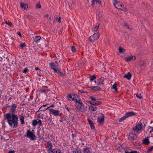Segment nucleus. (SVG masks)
I'll list each match as a JSON object with an SVG mask.
<instances>
[{
  "label": "nucleus",
  "instance_id": "412c9836",
  "mask_svg": "<svg viewBox=\"0 0 153 153\" xmlns=\"http://www.w3.org/2000/svg\"><path fill=\"white\" fill-rule=\"evenodd\" d=\"M131 74L130 72H128L127 74H125L124 77L129 80L131 79Z\"/></svg>",
  "mask_w": 153,
  "mask_h": 153
},
{
  "label": "nucleus",
  "instance_id": "2eb2a0df",
  "mask_svg": "<svg viewBox=\"0 0 153 153\" xmlns=\"http://www.w3.org/2000/svg\"><path fill=\"white\" fill-rule=\"evenodd\" d=\"M47 144H48V153H50V151L51 150L52 147V143L50 141H48L47 142Z\"/></svg>",
  "mask_w": 153,
  "mask_h": 153
},
{
  "label": "nucleus",
  "instance_id": "774afa93",
  "mask_svg": "<svg viewBox=\"0 0 153 153\" xmlns=\"http://www.w3.org/2000/svg\"><path fill=\"white\" fill-rule=\"evenodd\" d=\"M76 100H77L76 99V97H74V98L72 99V100H75V102Z\"/></svg>",
  "mask_w": 153,
  "mask_h": 153
},
{
  "label": "nucleus",
  "instance_id": "052dcab7",
  "mask_svg": "<svg viewBox=\"0 0 153 153\" xmlns=\"http://www.w3.org/2000/svg\"><path fill=\"white\" fill-rule=\"evenodd\" d=\"M61 17H59V18L58 19L57 21L59 23L61 22Z\"/></svg>",
  "mask_w": 153,
  "mask_h": 153
},
{
  "label": "nucleus",
  "instance_id": "0eeeda50",
  "mask_svg": "<svg viewBox=\"0 0 153 153\" xmlns=\"http://www.w3.org/2000/svg\"><path fill=\"white\" fill-rule=\"evenodd\" d=\"M49 111L52 113L53 115L55 116H60L62 114V113H60V111L59 110L50 108L49 109Z\"/></svg>",
  "mask_w": 153,
  "mask_h": 153
},
{
  "label": "nucleus",
  "instance_id": "9d476101",
  "mask_svg": "<svg viewBox=\"0 0 153 153\" xmlns=\"http://www.w3.org/2000/svg\"><path fill=\"white\" fill-rule=\"evenodd\" d=\"M87 120L90 125L91 129H94L95 126L93 121L90 118H88Z\"/></svg>",
  "mask_w": 153,
  "mask_h": 153
},
{
  "label": "nucleus",
  "instance_id": "864d4df0",
  "mask_svg": "<svg viewBox=\"0 0 153 153\" xmlns=\"http://www.w3.org/2000/svg\"><path fill=\"white\" fill-rule=\"evenodd\" d=\"M120 10H123L124 11L126 12L127 11V9L126 7H123V8H122V9H121Z\"/></svg>",
  "mask_w": 153,
  "mask_h": 153
},
{
  "label": "nucleus",
  "instance_id": "9b49d317",
  "mask_svg": "<svg viewBox=\"0 0 153 153\" xmlns=\"http://www.w3.org/2000/svg\"><path fill=\"white\" fill-rule=\"evenodd\" d=\"M76 107L79 108V110L82 112H84L86 109V107H84L83 104L79 105V106H77Z\"/></svg>",
  "mask_w": 153,
  "mask_h": 153
},
{
  "label": "nucleus",
  "instance_id": "de8ad7c7",
  "mask_svg": "<svg viewBox=\"0 0 153 153\" xmlns=\"http://www.w3.org/2000/svg\"><path fill=\"white\" fill-rule=\"evenodd\" d=\"M64 108L65 109L67 110L69 112V111L70 110V109L69 108L67 105H65L64 107Z\"/></svg>",
  "mask_w": 153,
  "mask_h": 153
},
{
  "label": "nucleus",
  "instance_id": "7ed1b4c3",
  "mask_svg": "<svg viewBox=\"0 0 153 153\" xmlns=\"http://www.w3.org/2000/svg\"><path fill=\"white\" fill-rule=\"evenodd\" d=\"M6 108H9L10 107V111L12 114H14L16 112V109L17 107V105L16 104L13 103L10 105L9 104H7L5 105Z\"/></svg>",
  "mask_w": 153,
  "mask_h": 153
},
{
  "label": "nucleus",
  "instance_id": "20e7f679",
  "mask_svg": "<svg viewBox=\"0 0 153 153\" xmlns=\"http://www.w3.org/2000/svg\"><path fill=\"white\" fill-rule=\"evenodd\" d=\"M100 34L99 33H95L89 37V41L91 42H92L95 40H97L100 37Z\"/></svg>",
  "mask_w": 153,
  "mask_h": 153
},
{
  "label": "nucleus",
  "instance_id": "6e6d98bb",
  "mask_svg": "<svg viewBox=\"0 0 153 153\" xmlns=\"http://www.w3.org/2000/svg\"><path fill=\"white\" fill-rule=\"evenodd\" d=\"M76 134H72V139H74V138H75V137H76Z\"/></svg>",
  "mask_w": 153,
  "mask_h": 153
},
{
  "label": "nucleus",
  "instance_id": "6ab92c4d",
  "mask_svg": "<svg viewBox=\"0 0 153 153\" xmlns=\"http://www.w3.org/2000/svg\"><path fill=\"white\" fill-rule=\"evenodd\" d=\"M90 90L93 91H100L101 88L98 86H93L91 87Z\"/></svg>",
  "mask_w": 153,
  "mask_h": 153
},
{
  "label": "nucleus",
  "instance_id": "393cba45",
  "mask_svg": "<svg viewBox=\"0 0 153 153\" xmlns=\"http://www.w3.org/2000/svg\"><path fill=\"white\" fill-rule=\"evenodd\" d=\"M41 39V37L40 36H36L34 38V41L36 42H37L39 41Z\"/></svg>",
  "mask_w": 153,
  "mask_h": 153
},
{
  "label": "nucleus",
  "instance_id": "4d7b16f0",
  "mask_svg": "<svg viewBox=\"0 0 153 153\" xmlns=\"http://www.w3.org/2000/svg\"><path fill=\"white\" fill-rule=\"evenodd\" d=\"M28 71V69L27 68H26L24 70L23 73L25 74H26Z\"/></svg>",
  "mask_w": 153,
  "mask_h": 153
},
{
  "label": "nucleus",
  "instance_id": "680f3d73",
  "mask_svg": "<svg viewBox=\"0 0 153 153\" xmlns=\"http://www.w3.org/2000/svg\"><path fill=\"white\" fill-rule=\"evenodd\" d=\"M17 34L19 35L20 37H22V36L21 34V33L20 32H19L17 33Z\"/></svg>",
  "mask_w": 153,
  "mask_h": 153
},
{
  "label": "nucleus",
  "instance_id": "49530a36",
  "mask_svg": "<svg viewBox=\"0 0 153 153\" xmlns=\"http://www.w3.org/2000/svg\"><path fill=\"white\" fill-rule=\"evenodd\" d=\"M136 96L138 98L140 99H141L142 97L141 94H137L136 95Z\"/></svg>",
  "mask_w": 153,
  "mask_h": 153
},
{
  "label": "nucleus",
  "instance_id": "bb28decb",
  "mask_svg": "<svg viewBox=\"0 0 153 153\" xmlns=\"http://www.w3.org/2000/svg\"><path fill=\"white\" fill-rule=\"evenodd\" d=\"M20 120L21 122V123L22 124H23L25 123V119L24 117L22 116H19Z\"/></svg>",
  "mask_w": 153,
  "mask_h": 153
},
{
  "label": "nucleus",
  "instance_id": "c756f323",
  "mask_svg": "<svg viewBox=\"0 0 153 153\" xmlns=\"http://www.w3.org/2000/svg\"><path fill=\"white\" fill-rule=\"evenodd\" d=\"M37 124V121L36 119L33 120L32 121V124L33 126H36Z\"/></svg>",
  "mask_w": 153,
  "mask_h": 153
},
{
  "label": "nucleus",
  "instance_id": "a18cd8bd",
  "mask_svg": "<svg viewBox=\"0 0 153 153\" xmlns=\"http://www.w3.org/2000/svg\"><path fill=\"white\" fill-rule=\"evenodd\" d=\"M153 149V146H151L148 150L147 152L149 153L152 151Z\"/></svg>",
  "mask_w": 153,
  "mask_h": 153
},
{
  "label": "nucleus",
  "instance_id": "603ef678",
  "mask_svg": "<svg viewBox=\"0 0 153 153\" xmlns=\"http://www.w3.org/2000/svg\"><path fill=\"white\" fill-rule=\"evenodd\" d=\"M37 124H38L40 126L41 124H42V121L40 120H39L38 121H37Z\"/></svg>",
  "mask_w": 153,
  "mask_h": 153
},
{
  "label": "nucleus",
  "instance_id": "f257e3e1",
  "mask_svg": "<svg viewBox=\"0 0 153 153\" xmlns=\"http://www.w3.org/2000/svg\"><path fill=\"white\" fill-rule=\"evenodd\" d=\"M5 117L7 119V122L9 126L13 128H16L18 126V117L14 114L11 115L9 113L5 115Z\"/></svg>",
  "mask_w": 153,
  "mask_h": 153
},
{
  "label": "nucleus",
  "instance_id": "69168bd1",
  "mask_svg": "<svg viewBox=\"0 0 153 153\" xmlns=\"http://www.w3.org/2000/svg\"><path fill=\"white\" fill-rule=\"evenodd\" d=\"M67 118L65 117H63V120L64 121H66V120Z\"/></svg>",
  "mask_w": 153,
  "mask_h": 153
},
{
  "label": "nucleus",
  "instance_id": "f03ea898",
  "mask_svg": "<svg viewBox=\"0 0 153 153\" xmlns=\"http://www.w3.org/2000/svg\"><path fill=\"white\" fill-rule=\"evenodd\" d=\"M144 121H145L143 119L140 120L139 123L137 124L135 127L133 128V131L136 132H138L139 131L142 130L146 125Z\"/></svg>",
  "mask_w": 153,
  "mask_h": 153
},
{
  "label": "nucleus",
  "instance_id": "bf43d9fd",
  "mask_svg": "<svg viewBox=\"0 0 153 153\" xmlns=\"http://www.w3.org/2000/svg\"><path fill=\"white\" fill-rule=\"evenodd\" d=\"M45 119L47 121H48L50 120H51V119L50 118H45Z\"/></svg>",
  "mask_w": 153,
  "mask_h": 153
},
{
  "label": "nucleus",
  "instance_id": "0e129e2a",
  "mask_svg": "<svg viewBox=\"0 0 153 153\" xmlns=\"http://www.w3.org/2000/svg\"><path fill=\"white\" fill-rule=\"evenodd\" d=\"M90 103L91 104V105H97L96 102H94L93 103H91L90 102Z\"/></svg>",
  "mask_w": 153,
  "mask_h": 153
},
{
  "label": "nucleus",
  "instance_id": "5fc2aeb1",
  "mask_svg": "<svg viewBox=\"0 0 153 153\" xmlns=\"http://www.w3.org/2000/svg\"><path fill=\"white\" fill-rule=\"evenodd\" d=\"M5 23L6 24L8 25L9 26H10L12 25L11 23L10 22H8L7 21H6L5 22Z\"/></svg>",
  "mask_w": 153,
  "mask_h": 153
},
{
  "label": "nucleus",
  "instance_id": "c03bdc74",
  "mask_svg": "<svg viewBox=\"0 0 153 153\" xmlns=\"http://www.w3.org/2000/svg\"><path fill=\"white\" fill-rule=\"evenodd\" d=\"M95 102H96L97 105H100L102 103V102L101 101H97L96 100V101Z\"/></svg>",
  "mask_w": 153,
  "mask_h": 153
},
{
  "label": "nucleus",
  "instance_id": "f704fd0d",
  "mask_svg": "<svg viewBox=\"0 0 153 153\" xmlns=\"http://www.w3.org/2000/svg\"><path fill=\"white\" fill-rule=\"evenodd\" d=\"M73 94H68V100H70L69 99H71L72 98V95H73Z\"/></svg>",
  "mask_w": 153,
  "mask_h": 153
},
{
  "label": "nucleus",
  "instance_id": "f8f14e48",
  "mask_svg": "<svg viewBox=\"0 0 153 153\" xmlns=\"http://www.w3.org/2000/svg\"><path fill=\"white\" fill-rule=\"evenodd\" d=\"M82 153H91L90 150V148L87 146L83 148V152Z\"/></svg>",
  "mask_w": 153,
  "mask_h": 153
},
{
  "label": "nucleus",
  "instance_id": "58836bf2",
  "mask_svg": "<svg viewBox=\"0 0 153 153\" xmlns=\"http://www.w3.org/2000/svg\"><path fill=\"white\" fill-rule=\"evenodd\" d=\"M26 45L25 43H21L20 45V46L22 48H23Z\"/></svg>",
  "mask_w": 153,
  "mask_h": 153
},
{
  "label": "nucleus",
  "instance_id": "1a4fd4ad",
  "mask_svg": "<svg viewBox=\"0 0 153 153\" xmlns=\"http://www.w3.org/2000/svg\"><path fill=\"white\" fill-rule=\"evenodd\" d=\"M135 113L133 111L128 112L126 113V114H125V115L126 118H128V117L135 115Z\"/></svg>",
  "mask_w": 153,
  "mask_h": 153
},
{
  "label": "nucleus",
  "instance_id": "a19ab883",
  "mask_svg": "<svg viewBox=\"0 0 153 153\" xmlns=\"http://www.w3.org/2000/svg\"><path fill=\"white\" fill-rule=\"evenodd\" d=\"M96 78V76H91L90 77V80L91 81H92Z\"/></svg>",
  "mask_w": 153,
  "mask_h": 153
},
{
  "label": "nucleus",
  "instance_id": "dca6fc26",
  "mask_svg": "<svg viewBox=\"0 0 153 153\" xmlns=\"http://www.w3.org/2000/svg\"><path fill=\"white\" fill-rule=\"evenodd\" d=\"M134 57V60L136 59V57L135 56H130L127 57L125 59V61L126 62L130 61L133 59Z\"/></svg>",
  "mask_w": 153,
  "mask_h": 153
},
{
  "label": "nucleus",
  "instance_id": "39448f33",
  "mask_svg": "<svg viewBox=\"0 0 153 153\" xmlns=\"http://www.w3.org/2000/svg\"><path fill=\"white\" fill-rule=\"evenodd\" d=\"M27 137H29L30 140H35L36 139V136L35 134L29 130H27Z\"/></svg>",
  "mask_w": 153,
  "mask_h": 153
},
{
  "label": "nucleus",
  "instance_id": "2f4dec72",
  "mask_svg": "<svg viewBox=\"0 0 153 153\" xmlns=\"http://www.w3.org/2000/svg\"><path fill=\"white\" fill-rule=\"evenodd\" d=\"M119 52L120 53H123L125 52V50H124L122 48L120 47L119 48Z\"/></svg>",
  "mask_w": 153,
  "mask_h": 153
},
{
  "label": "nucleus",
  "instance_id": "a878e982",
  "mask_svg": "<svg viewBox=\"0 0 153 153\" xmlns=\"http://www.w3.org/2000/svg\"><path fill=\"white\" fill-rule=\"evenodd\" d=\"M89 109L90 111H95L97 110V108L96 107H94L92 105H90L89 107Z\"/></svg>",
  "mask_w": 153,
  "mask_h": 153
},
{
  "label": "nucleus",
  "instance_id": "aec40b11",
  "mask_svg": "<svg viewBox=\"0 0 153 153\" xmlns=\"http://www.w3.org/2000/svg\"><path fill=\"white\" fill-rule=\"evenodd\" d=\"M99 24H97L94 26L92 29V31L94 32H97L99 27Z\"/></svg>",
  "mask_w": 153,
  "mask_h": 153
},
{
  "label": "nucleus",
  "instance_id": "cd10ccee",
  "mask_svg": "<svg viewBox=\"0 0 153 153\" xmlns=\"http://www.w3.org/2000/svg\"><path fill=\"white\" fill-rule=\"evenodd\" d=\"M143 143L146 145H148L149 143V141L148 138H146L143 140Z\"/></svg>",
  "mask_w": 153,
  "mask_h": 153
},
{
  "label": "nucleus",
  "instance_id": "ea45409f",
  "mask_svg": "<svg viewBox=\"0 0 153 153\" xmlns=\"http://www.w3.org/2000/svg\"><path fill=\"white\" fill-rule=\"evenodd\" d=\"M50 152H52L53 153H57L58 152V150L55 149L53 150L52 149Z\"/></svg>",
  "mask_w": 153,
  "mask_h": 153
},
{
  "label": "nucleus",
  "instance_id": "a211bd4d",
  "mask_svg": "<svg viewBox=\"0 0 153 153\" xmlns=\"http://www.w3.org/2000/svg\"><path fill=\"white\" fill-rule=\"evenodd\" d=\"M105 79L103 77H101L99 79V82L97 83V84L98 85H101L102 84H104L103 82L104 81Z\"/></svg>",
  "mask_w": 153,
  "mask_h": 153
},
{
  "label": "nucleus",
  "instance_id": "72a5a7b5",
  "mask_svg": "<svg viewBox=\"0 0 153 153\" xmlns=\"http://www.w3.org/2000/svg\"><path fill=\"white\" fill-rule=\"evenodd\" d=\"M39 91L41 92L42 93H46V92L48 91V90H45L43 89H40L39 90Z\"/></svg>",
  "mask_w": 153,
  "mask_h": 153
},
{
  "label": "nucleus",
  "instance_id": "5701e85b",
  "mask_svg": "<svg viewBox=\"0 0 153 153\" xmlns=\"http://www.w3.org/2000/svg\"><path fill=\"white\" fill-rule=\"evenodd\" d=\"M73 153H82L81 150L78 148L74 149L73 151Z\"/></svg>",
  "mask_w": 153,
  "mask_h": 153
},
{
  "label": "nucleus",
  "instance_id": "473e14b6",
  "mask_svg": "<svg viewBox=\"0 0 153 153\" xmlns=\"http://www.w3.org/2000/svg\"><path fill=\"white\" fill-rule=\"evenodd\" d=\"M76 103H78L79 105L83 104L81 100L79 99L78 100H76Z\"/></svg>",
  "mask_w": 153,
  "mask_h": 153
},
{
  "label": "nucleus",
  "instance_id": "6e6552de",
  "mask_svg": "<svg viewBox=\"0 0 153 153\" xmlns=\"http://www.w3.org/2000/svg\"><path fill=\"white\" fill-rule=\"evenodd\" d=\"M100 114L101 115V116L98 118L97 122L99 124L102 125L103 124L104 122L105 117L103 114L101 113Z\"/></svg>",
  "mask_w": 153,
  "mask_h": 153
},
{
  "label": "nucleus",
  "instance_id": "13d9d810",
  "mask_svg": "<svg viewBox=\"0 0 153 153\" xmlns=\"http://www.w3.org/2000/svg\"><path fill=\"white\" fill-rule=\"evenodd\" d=\"M124 26H126V27L127 28V29H131L129 28V25H128L127 24H125V25H124Z\"/></svg>",
  "mask_w": 153,
  "mask_h": 153
},
{
  "label": "nucleus",
  "instance_id": "4468645a",
  "mask_svg": "<svg viewBox=\"0 0 153 153\" xmlns=\"http://www.w3.org/2000/svg\"><path fill=\"white\" fill-rule=\"evenodd\" d=\"M111 89L114 90V93H118V91H117L118 88L117 86V84L116 82L114 83L112 85Z\"/></svg>",
  "mask_w": 153,
  "mask_h": 153
},
{
  "label": "nucleus",
  "instance_id": "4c0bfd02",
  "mask_svg": "<svg viewBox=\"0 0 153 153\" xmlns=\"http://www.w3.org/2000/svg\"><path fill=\"white\" fill-rule=\"evenodd\" d=\"M113 4L115 7L116 6V5L117 4L118 2L116 0H113Z\"/></svg>",
  "mask_w": 153,
  "mask_h": 153
},
{
  "label": "nucleus",
  "instance_id": "c85d7f7f",
  "mask_svg": "<svg viewBox=\"0 0 153 153\" xmlns=\"http://www.w3.org/2000/svg\"><path fill=\"white\" fill-rule=\"evenodd\" d=\"M50 107H48L47 108H45L41 106L39 109V110L37 111H44L46 110L47 109L49 108Z\"/></svg>",
  "mask_w": 153,
  "mask_h": 153
},
{
  "label": "nucleus",
  "instance_id": "b1692460",
  "mask_svg": "<svg viewBox=\"0 0 153 153\" xmlns=\"http://www.w3.org/2000/svg\"><path fill=\"white\" fill-rule=\"evenodd\" d=\"M49 65L50 66L51 68L53 71L54 69H56L58 68L55 65L54 63L53 62L50 63Z\"/></svg>",
  "mask_w": 153,
  "mask_h": 153
},
{
  "label": "nucleus",
  "instance_id": "8fccbe9b",
  "mask_svg": "<svg viewBox=\"0 0 153 153\" xmlns=\"http://www.w3.org/2000/svg\"><path fill=\"white\" fill-rule=\"evenodd\" d=\"M95 2V1L94 0H93L92 1H91V6L93 7H94V6L95 5V4H94V2Z\"/></svg>",
  "mask_w": 153,
  "mask_h": 153
},
{
  "label": "nucleus",
  "instance_id": "423d86ee",
  "mask_svg": "<svg viewBox=\"0 0 153 153\" xmlns=\"http://www.w3.org/2000/svg\"><path fill=\"white\" fill-rule=\"evenodd\" d=\"M137 138L136 134L133 132L129 134L128 139L131 141L133 140H136Z\"/></svg>",
  "mask_w": 153,
  "mask_h": 153
},
{
  "label": "nucleus",
  "instance_id": "e2e57ef3",
  "mask_svg": "<svg viewBox=\"0 0 153 153\" xmlns=\"http://www.w3.org/2000/svg\"><path fill=\"white\" fill-rule=\"evenodd\" d=\"M15 152V151L14 150L13 151H10L8 152L7 153H14Z\"/></svg>",
  "mask_w": 153,
  "mask_h": 153
},
{
  "label": "nucleus",
  "instance_id": "37998d69",
  "mask_svg": "<svg viewBox=\"0 0 153 153\" xmlns=\"http://www.w3.org/2000/svg\"><path fill=\"white\" fill-rule=\"evenodd\" d=\"M38 117L40 118L43 119V115L42 114L40 113L38 114Z\"/></svg>",
  "mask_w": 153,
  "mask_h": 153
},
{
  "label": "nucleus",
  "instance_id": "f3484780",
  "mask_svg": "<svg viewBox=\"0 0 153 153\" xmlns=\"http://www.w3.org/2000/svg\"><path fill=\"white\" fill-rule=\"evenodd\" d=\"M20 6L21 8H24L25 10H27L28 8V4L22 2L20 3Z\"/></svg>",
  "mask_w": 153,
  "mask_h": 153
},
{
  "label": "nucleus",
  "instance_id": "c9c22d12",
  "mask_svg": "<svg viewBox=\"0 0 153 153\" xmlns=\"http://www.w3.org/2000/svg\"><path fill=\"white\" fill-rule=\"evenodd\" d=\"M137 151H131L130 152H128L126 151H125V153H137Z\"/></svg>",
  "mask_w": 153,
  "mask_h": 153
},
{
  "label": "nucleus",
  "instance_id": "e433bc0d",
  "mask_svg": "<svg viewBox=\"0 0 153 153\" xmlns=\"http://www.w3.org/2000/svg\"><path fill=\"white\" fill-rule=\"evenodd\" d=\"M87 93L86 91H85L82 90H79L78 91V93L79 94H81L82 93Z\"/></svg>",
  "mask_w": 153,
  "mask_h": 153
},
{
  "label": "nucleus",
  "instance_id": "79ce46f5",
  "mask_svg": "<svg viewBox=\"0 0 153 153\" xmlns=\"http://www.w3.org/2000/svg\"><path fill=\"white\" fill-rule=\"evenodd\" d=\"M71 50L73 52H75L76 51V48L75 47L73 46L71 47Z\"/></svg>",
  "mask_w": 153,
  "mask_h": 153
},
{
  "label": "nucleus",
  "instance_id": "09e8293b",
  "mask_svg": "<svg viewBox=\"0 0 153 153\" xmlns=\"http://www.w3.org/2000/svg\"><path fill=\"white\" fill-rule=\"evenodd\" d=\"M90 98L91 100L93 101H96V99L95 98H94L92 96H90Z\"/></svg>",
  "mask_w": 153,
  "mask_h": 153
},
{
  "label": "nucleus",
  "instance_id": "4be33fe9",
  "mask_svg": "<svg viewBox=\"0 0 153 153\" xmlns=\"http://www.w3.org/2000/svg\"><path fill=\"white\" fill-rule=\"evenodd\" d=\"M123 5L122 4H121V2H119L116 5L115 7L117 9L121 10L122 9L123 7Z\"/></svg>",
  "mask_w": 153,
  "mask_h": 153
},
{
  "label": "nucleus",
  "instance_id": "ddd939ff",
  "mask_svg": "<svg viewBox=\"0 0 153 153\" xmlns=\"http://www.w3.org/2000/svg\"><path fill=\"white\" fill-rule=\"evenodd\" d=\"M54 71L55 72L57 73L60 76H62L63 75V73L61 71L60 69L58 68L56 69H54Z\"/></svg>",
  "mask_w": 153,
  "mask_h": 153
},
{
  "label": "nucleus",
  "instance_id": "338daca9",
  "mask_svg": "<svg viewBox=\"0 0 153 153\" xmlns=\"http://www.w3.org/2000/svg\"><path fill=\"white\" fill-rule=\"evenodd\" d=\"M35 69L36 71L39 70L40 71H41L40 69H39V68L38 67H36L35 68Z\"/></svg>",
  "mask_w": 153,
  "mask_h": 153
},
{
  "label": "nucleus",
  "instance_id": "7c9ffc66",
  "mask_svg": "<svg viewBox=\"0 0 153 153\" xmlns=\"http://www.w3.org/2000/svg\"><path fill=\"white\" fill-rule=\"evenodd\" d=\"M126 118H127L126 117V116H125V115L122 117H121V118H120L119 119V122H122L123 121L125 120Z\"/></svg>",
  "mask_w": 153,
  "mask_h": 153
},
{
  "label": "nucleus",
  "instance_id": "3c124183",
  "mask_svg": "<svg viewBox=\"0 0 153 153\" xmlns=\"http://www.w3.org/2000/svg\"><path fill=\"white\" fill-rule=\"evenodd\" d=\"M36 7L38 8H40L41 7V6L39 3H38L36 5Z\"/></svg>",
  "mask_w": 153,
  "mask_h": 153
}]
</instances>
